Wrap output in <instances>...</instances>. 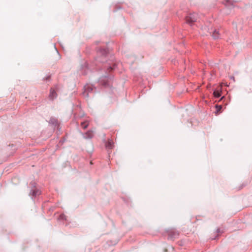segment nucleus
<instances>
[{"instance_id":"obj_1","label":"nucleus","mask_w":252,"mask_h":252,"mask_svg":"<svg viewBox=\"0 0 252 252\" xmlns=\"http://www.w3.org/2000/svg\"><path fill=\"white\" fill-rule=\"evenodd\" d=\"M198 15L197 14L195 13H190L186 17V22L189 24L191 25L196 21Z\"/></svg>"},{"instance_id":"obj_2","label":"nucleus","mask_w":252,"mask_h":252,"mask_svg":"<svg viewBox=\"0 0 252 252\" xmlns=\"http://www.w3.org/2000/svg\"><path fill=\"white\" fill-rule=\"evenodd\" d=\"M178 235L179 234L176 232L171 231L169 232V237L171 239L176 238Z\"/></svg>"},{"instance_id":"obj_3","label":"nucleus","mask_w":252,"mask_h":252,"mask_svg":"<svg viewBox=\"0 0 252 252\" xmlns=\"http://www.w3.org/2000/svg\"><path fill=\"white\" fill-rule=\"evenodd\" d=\"M93 132L92 131H87L84 135V138H91L93 137Z\"/></svg>"},{"instance_id":"obj_4","label":"nucleus","mask_w":252,"mask_h":252,"mask_svg":"<svg viewBox=\"0 0 252 252\" xmlns=\"http://www.w3.org/2000/svg\"><path fill=\"white\" fill-rule=\"evenodd\" d=\"M114 143L111 140H108L106 143V147L108 149H112L113 147Z\"/></svg>"},{"instance_id":"obj_5","label":"nucleus","mask_w":252,"mask_h":252,"mask_svg":"<svg viewBox=\"0 0 252 252\" xmlns=\"http://www.w3.org/2000/svg\"><path fill=\"white\" fill-rule=\"evenodd\" d=\"M57 96V94H56V93L55 92V91L53 90V89H51V91H50V97L51 98V99H53L54 97H56Z\"/></svg>"},{"instance_id":"obj_6","label":"nucleus","mask_w":252,"mask_h":252,"mask_svg":"<svg viewBox=\"0 0 252 252\" xmlns=\"http://www.w3.org/2000/svg\"><path fill=\"white\" fill-rule=\"evenodd\" d=\"M212 36L213 38L215 39L218 38L219 37V33L218 32L216 31H214V32L212 34Z\"/></svg>"},{"instance_id":"obj_7","label":"nucleus","mask_w":252,"mask_h":252,"mask_svg":"<svg viewBox=\"0 0 252 252\" xmlns=\"http://www.w3.org/2000/svg\"><path fill=\"white\" fill-rule=\"evenodd\" d=\"M214 95L216 97H219L220 96V92L219 91H215L214 92Z\"/></svg>"},{"instance_id":"obj_8","label":"nucleus","mask_w":252,"mask_h":252,"mask_svg":"<svg viewBox=\"0 0 252 252\" xmlns=\"http://www.w3.org/2000/svg\"><path fill=\"white\" fill-rule=\"evenodd\" d=\"M216 109H217V113H220L221 111V109H222V106L221 105H217L216 106Z\"/></svg>"},{"instance_id":"obj_9","label":"nucleus","mask_w":252,"mask_h":252,"mask_svg":"<svg viewBox=\"0 0 252 252\" xmlns=\"http://www.w3.org/2000/svg\"><path fill=\"white\" fill-rule=\"evenodd\" d=\"M88 126V124L86 122H83V123H81V126L84 129L86 128Z\"/></svg>"},{"instance_id":"obj_10","label":"nucleus","mask_w":252,"mask_h":252,"mask_svg":"<svg viewBox=\"0 0 252 252\" xmlns=\"http://www.w3.org/2000/svg\"><path fill=\"white\" fill-rule=\"evenodd\" d=\"M40 194V192L38 191H33V195H36Z\"/></svg>"}]
</instances>
